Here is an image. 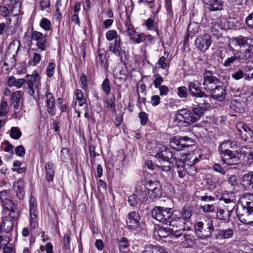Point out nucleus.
I'll list each match as a JSON object with an SVG mask.
<instances>
[{
    "instance_id": "7c9ffc66",
    "label": "nucleus",
    "mask_w": 253,
    "mask_h": 253,
    "mask_svg": "<svg viewBox=\"0 0 253 253\" xmlns=\"http://www.w3.org/2000/svg\"><path fill=\"white\" fill-rule=\"evenodd\" d=\"M228 48L230 51L233 52V56L228 57L223 63V65L224 67H228L231 66L236 60H239V55L237 53V51L235 50L232 46L229 44Z\"/></svg>"
},
{
    "instance_id": "79ce46f5",
    "label": "nucleus",
    "mask_w": 253,
    "mask_h": 253,
    "mask_svg": "<svg viewBox=\"0 0 253 253\" xmlns=\"http://www.w3.org/2000/svg\"><path fill=\"white\" fill-rule=\"evenodd\" d=\"M148 197L153 201L156 200L161 197L162 195V191L161 187L155 189L150 192H148Z\"/></svg>"
},
{
    "instance_id": "49530a36",
    "label": "nucleus",
    "mask_w": 253,
    "mask_h": 253,
    "mask_svg": "<svg viewBox=\"0 0 253 253\" xmlns=\"http://www.w3.org/2000/svg\"><path fill=\"white\" fill-rule=\"evenodd\" d=\"M106 59L105 51L103 49H99L98 51V56L96 58V62L102 67H104V61Z\"/></svg>"
},
{
    "instance_id": "cd10ccee",
    "label": "nucleus",
    "mask_w": 253,
    "mask_h": 253,
    "mask_svg": "<svg viewBox=\"0 0 253 253\" xmlns=\"http://www.w3.org/2000/svg\"><path fill=\"white\" fill-rule=\"evenodd\" d=\"M220 178L216 175H210L206 178V185L210 190L215 189L220 184Z\"/></svg>"
},
{
    "instance_id": "412c9836",
    "label": "nucleus",
    "mask_w": 253,
    "mask_h": 253,
    "mask_svg": "<svg viewBox=\"0 0 253 253\" xmlns=\"http://www.w3.org/2000/svg\"><path fill=\"white\" fill-rule=\"evenodd\" d=\"M209 93L213 98L219 101L225 99L226 95L225 88L221 84V83Z\"/></svg>"
},
{
    "instance_id": "5fc2aeb1",
    "label": "nucleus",
    "mask_w": 253,
    "mask_h": 253,
    "mask_svg": "<svg viewBox=\"0 0 253 253\" xmlns=\"http://www.w3.org/2000/svg\"><path fill=\"white\" fill-rule=\"evenodd\" d=\"M101 87L103 91L106 93V94L108 95L110 93V82L107 78H105V80L103 81V83L101 84Z\"/></svg>"
},
{
    "instance_id": "1a4fd4ad",
    "label": "nucleus",
    "mask_w": 253,
    "mask_h": 253,
    "mask_svg": "<svg viewBox=\"0 0 253 253\" xmlns=\"http://www.w3.org/2000/svg\"><path fill=\"white\" fill-rule=\"evenodd\" d=\"M236 128L243 140L249 142H252L253 140V131L244 123H238L236 125Z\"/></svg>"
},
{
    "instance_id": "a878e982",
    "label": "nucleus",
    "mask_w": 253,
    "mask_h": 253,
    "mask_svg": "<svg viewBox=\"0 0 253 253\" xmlns=\"http://www.w3.org/2000/svg\"><path fill=\"white\" fill-rule=\"evenodd\" d=\"M175 164L178 175L180 178L184 177L188 172H190L192 174H194L190 170H189V171H188V169L185 166L184 163L181 159H176Z\"/></svg>"
},
{
    "instance_id": "ddd939ff",
    "label": "nucleus",
    "mask_w": 253,
    "mask_h": 253,
    "mask_svg": "<svg viewBox=\"0 0 253 253\" xmlns=\"http://www.w3.org/2000/svg\"><path fill=\"white\" fill-rule=\"evenodd\" d=\"M212 42L211 36L209 34L198 36L195 40V44L202 52L208 49Z\"/></svg>"
},
{
    "instance_id": "e2e57ef3",
    "label": "nucleus",
    "mask_w": 253,
    "mask_h": 253,
    "mask_svg": "<svg viewBox=\"0 0 253 253\" xmlns=\"http://www.w3.org/2000/svg\"><path fill=\"white\" fill-rule=\"evenodd\" d=\"M180 139L181 140H183V142H181L182 144H186L182 146V149L192 145L193 142L190 137L188 136H180Z\"/></svg>"
},
{
    "instance_id": "4c0bfd02",
    "label": "nucleus",
    "mask_w": 253,
    "mask_h": 253,
    "mask_svg": "<svg viewBox=\"0 0 253 253\" xmlns=\"http://www.w3.org/2000/svg\"><path fill=\"white\" fill-rule=\"evenodd\" d=\"M23 94L21 90L15 91L12 95V103L14 106V110H17L19 108V102Z\"/></svg>"
},
{
    "instance_id": "774afa93",
    "label": "nucleus",
    "mask_w": 253,
    "mask_h": 253,
    "mask_svg": "<svg viewBox=\"0 0 253 253\" xmlns=\"http://www.w3.org/2000/svg\"><path fill=\"white\" fill-rule=\"evenodd\" d=\"M41 55L40 53L35 52L33 54L32 60V64L34 66L37 65L41 60Z\"/></svg>"
},
{
    "instance_id": "a211bd4d",
    "label": "nucleus",
    "mask_w": 253,
    "mask_h": 253,
    "mask_svg": "<svg viewBox=\"0 0 253 253\" xmlns=\"http://www.w3.org/2000/svg\"><path fill=\"white\" fill-rule=\"evenodd\" d=\"M26 78L25 80L27 81V84L29 89L28 92L31 95L33 96L35 93V90L38 87L39 82L38 74L36 73V75H27Z\"/></svg>"
},
{
    "instance_id": "f03ea898",
    "label": "nucleus",
    "mask_w": 253,
    "mask_h": 253,
    "mask_svg": "<svg viewBox=\"0 0 253 253\" xmlns=\"http://www.w3.org/2000/svg\"><path fill=\"white\" fill-rule=\"evenodd\" d=\"M194 229L196 236L201 240H207L212 236L214 231V227L212 220L208 219L205 220V223L198 221L196 223Z\"/></svg>"
},
{
    "instance_id": "4468645a",
    "label": "nucleus",
    "mask_w": 253,
    "mask_h": 253,
    "mask_svg": "<svg viewBox=\"0 0 253 253\" xmlns=\"http://www.w3.org/2000/svg\"><path fill=\"white\" fill-rule=\"evenodd\" d=\"M140 217L138 213L131 211L128 214L126 225L128 229L131 231L137 232L141 230L139 223Z\"/></svg>"
},
{
    "instance_id": "7ed1b4c3",
    "label": "nucleus",
    "mask_w": 253,
    "mask_h": 253,
    "mask_svg": "<svg viewBox=\"0 0 253 253\" xmlns=\"http://www.w3.org/2000/svg\"><path fill=\"white\" fill-rule=\"evenodd\" d=\"M22 0H8L6 4L0 6V16L3 18L17 16L21 9Z\"/></svg>"
},
{
    "instance_id": "37998d69",
    "label": "nucleus",
    "mask_w": 253,
    "mask_h": 253,
    "mask_svg": "<svg viewBox=\"0 0 253 253\" xmlns=\"http://www.w3.org/2000/svg\"><path fill=\"white\" fill-rule=\"evenodd\" d=\"M145 25L149 31H158L157 23L155 21L154 18H149L146 20Z\"/></svg>"
},
{
    "instance_id": "de8ad7c7",
    "label": "nucleus",
    "mask_w": 253,
    "mask_h": 253,
    "mask_svg": "<svg viewBox=\"0 0 253 253\" xmlns=\"http://www.w3.org/2000/svg\"><path fill=\"white\" fill-rule=\"evenodd\" d=\"M106 39L109 41H114L117 39H121L120 36L118 34V33L115 30H110L106 33Z\"/></svg>"
},
{
    "instance_id": "338daca9",
    "label": "nucleus",
    "mask_w": 253,
    "mask_h": 253,
    "mask_svg": "<svg viewBox=\"0 0 253 253\" xmlns=\"http://www.w3.org/2000/svg\"><path fill=\"white\" fill-rule=\"evenodd\" d=\"M215 24V26L217 28H219L221 30L225 29V23L226 20L224 19L219 18L217 19L216 21L213 22Z\"/></svg>"
},
{
    "instance_id": "c85d7f7f",
    "label": "nucleus",
    "mask_w": 253,
    "mask_h": 253,
    "mask_svg": "<svg viewBox=\"0 0 253 253\" xmlns=\"http://www.w3.org/2000/svg\"><path fill=\"white\" fill-rule=\"evenodd\" d=\"M209 107V104L200 103L199 106L193 107L192 108L193 115L196 122L199 120L200 118L203 115L204 112L207 111Z\"/></svg>"
},
{
    "instance_id": "58836bf2",
    "label": "nucleus",
    "mask_w": 253,
    "mask_h": 253,
    "mask_svg": "<svg viewBox=\"0 0 253 253\" xmlns=\"http://www.w3.org/2000/svg\"><path fill=\"white\" fill-rule=\"evenodd\" d=\"M183 140H181L180 137H174L170 141V145L172 148L177 151H180L182 149V146L186 144H182Z\"/></svg>"
},
{
    "instance_id": "c03bdc74",
    "label": "nucleus",
    "mask_w": 253,
    "mask_h": 253,
    "mask_svg": "<svg viewBox=\"0 0 253 253\" xmlns=\"http://www.w3.org/2000/svg\"><path fill=\"white\" fill-rule=\"evenodd\" d=\"M156 233H157L158 235L161 238H166L170 235H173V234H172V232L170 231L169 227L167 228L164 227H161L156 231Z\"/></svg>"
},
{
    "instance_id": "4be33fe9",
    "label": "nucleus",
    "mask_w": 253,
    "mask_h": 253,
    "mask_svg": "<svg viewBox=\"0 0 253 253\" xmlns=\"http://www.w3.org/2000/svg\"><path fill=\"white\" fill-rule=\"evenodd\" d=\"M24 181L21 179L15 182L13 184V187L16 193V196L19 200H23L25 197Z\"/></svg>"
},
{
    "instance_id": "ea45409f",
    "label": "nucleus",
    "mask_w": 253,
    "mask_h": 253,
    "mask_svg": "<svg viewBox=\"0 0 253 253\" xmlns=\"http://www.w3.org/2000/svg\"><path fill=\"white\" fill-rule=\"evenodd\" d=\"M75 99L78 101L80 106H83L86 102V100L83 91L79 89H76L74 91Z\"/></svg>"
},
{
    "instance_id": "0e129e2a",
    "label": "nucleus",
    "mask_w": 253,
    "mask_h": 253,
    "mask_svg": "<svg viewBox=\"0 0 253 253\" xmlns=\"http://www.w3.org/2000/svg\"><path fill=\"white\" fill-rule=\"evenodd\" d=\"M5 208L10 211H19L17 208V204H15L14 202L12 201L9 203H8L4 206Z\"/></svg>"
},
{
    "instance_id": "6e6d98bb",
    "label": "nucleus",
    "mask_w": 253,
    "mask_h": 253,
    "mask_svg": "<svg viewBox=\"0 0 253 253\" xmlns=\"http://www.w3.org/2000/svg\"><path fill=\"white\" fill-rule=\"evenodd\" d=\"M243 155L244 157L247 159V162L248 164H251L253 162V151L251 150L247 151H241V155Z\"/></svg>"
},
{
    "instance_id": "bb28decb",
    "label": "nucleus",
    "mask_w": 253,
    "mask_h": 253,
    "mask_svg": "<svg viewBox=\"0 0 253 253\" xmlns=\"http://www.w3.org/2000/svg\"><path fill=\"white\" fill-rule=\"evenodd\" d=\"M217 234L215 238L217 239L223 240L232 238L234 235V231L231 228L216 230Z\"/></svg>"
},
{
    "instance_id": "5701e85b",
    "label": "nucleus",
    "mask_w": 253,
    "mask_h": 253,
    "mask_svg": "<svg viewBox=\"0 0 253 253\" xmlns=\"http://www.w3.org/2000/svg\"><path fill=\"white\" fill-rule=\"evenodd\" d=\"M242 186L246 190L253 188V171L244 174L241 181Z\"/></svg>"
},
{
    "instance_id": "2f4dec72",
    "label": "nucleus",
    "mask_w": 253,
    "mask_h": 253,
    "mask_svg": "<svg viewBox=\"0 0 253 253\" xmlns=\"http://www.w3.org/2000/svg\"><path fill=\"white\" fill-rule=\"evenodd\" d=\"M236 143L231 140H226L221 143L219 147L218 150L220 152V155L224 153L230 151V148H233L236 146Z\"/></svg>"
},
{
    "instance_id": "9d476101",
    "label": "nucleus",
    "mask_w": 253,
    "mask_h": 253,
    "mask_svg": "<svg viewBox=\"0 0 253 253\" xmlns=\"http://www.w3.org/2000/svg\"><path fill=\"white\" fill-rule=\"evenodd\" d=\"M109 51L120 58L121 62H124L123 56L126 54L125 48L123 46L121 39H118L110 43L109 46Z\"/></svg>"
},
{
    "instance_id": "680f3d73",
    "label": "nucleus",
    "mask_w": 253,
    "mask_h": 253,
    "mask_svg": "<svg viewBox=\"0 0 253 253\" xmlns=\"http://www.w3.org/2000/svg\"><path fill=\"white\" fill-rule=\"evenodd\" d=\"M128 202L130 206L132 207H136L138 205H140L138 200H137V197L135 194H132L128 197Z\"/></svg>"
},
{
    "instance_id": "a18cd8bd",
    "label": "nucleus",
    "mask_w": 253,
    "mask_h": 253,
    "mask_svg": "<svg viewBox=\"0 0 253 253\" xmlns=\"http://www.w3.org/2000/svg\"><path fill=\"white\" fill-rule=\"evenodd\" d=\"M137 197V200H138L139 204L145 203L147 200V192L146 191L138 190H137L135 193Z\"/></svg>"
},
{
    "instance_id": "f3484780",
    "label": "nucleus",
    "mask_w": 253,
    "mask_h": 253,
    "mask_svg": "<svg viewBox=\"0 0 253 253\" xmlns=\"http://www.w3.org/2000/svg\"><path fill=\"white\" fill-rule=\"evenodd\" d=\"M220 158L223 164L229 166L236 164L240 160L239 156L232 151L221 154Z\"/></svg>"
},
{
    "instance_id": "864d4df0",
    "label": "nucleus",
    "mask_w": 253,
    "mask_h": 253,
    "mask_svg": "<svg viewBox=\"0 0 253 253\" xmlns=\"http://www.w3.org/2000/svg\"><path fill=\"white\" fill-rule=\"evenodd\" d=\"M22 132L18 127H12L11 128L10 137L15 140L18 139L21 136Z\"/></svg>"
},
{
    "instance_id": "f257e3e1",
    "label": "nucleus",
    "mask_w": 253,
    "mask_h": 253,
    "mask_svg": "<svg viewBox=\"0 0 253 253\" xmlns=\"http://www.w3.org/2000/svg\"><path fill=\"white\" fill-rule=\"evenodd\" d=\"M152 155L162 162V165L158 166V169L162 171H169L171 169V160L173 159L172 153L169 150L161 144H156L153 147Z\"/></svg>"
},
{
    "instance_id": "4d7b16f0",
    "label": "nucleus",
    "mask_w": 253,
    "mask_h": 253,
    "mask_svg": "<svg viewBox=\"0 0 253 253\" xmlns=\"http://www.w3.org/2000/svg\"><path fill=\"white\" fill-rule=\"evenodd\" d=\"M55 64L54 62H49L46 67V74L48 78H51L54 74Z\"/></svg>"
},
{
    "instance_id": "bf43d9fd",
    "label": "nucleus",
    "mask_w": 253,
    "mask_h": 253,
    "mask_svg": "<svg viewBox=\"0 0 253 253\" xmlns=\"http://www.w3.org/2000/svg\"><path fill=\"white\" fill-rule=\"evenodd\" d=\"M95 148L94 146H89V155L91 165L95 164V158L97 156H99V154L95 152Z\"/></svg>"
},
{
    "instance_id": "a19ab883",
    "label": "nucleus",
    "mask_w": 253,
    "mask_h": 253,
    "mask_svg": "<svg viewBox=\"0 0 253 253\" xmlns=\"http://www.w3.org/2000/svg\"><path fill=\"white\" fill-rule=\"evenodd\" d=\"M249 39L242 36H240L238 37L234 38L231 42V43L234 45L238 44L240 47H245L249 44L248 41Z\"/></svg>"
},
{
    "instance_id": "20e7f679",
    "label": "nucleus",
    "mask_w": 253,
    "mask_h": 253,
    "mask_svg": "<svg viewBox=\"0 0 253 253\" xmlns=\"http://www.w3.org/2000/svg\"><path fill=\"white\" fill-rule=\"evenodd\" d=\"M168 220V223L166 225L169 226L170 231L172 232V234H173V236L177 238L182 235V231L189 229V228L186 229L185 227L186 223L183 219H181V216L174 214L172 212Z\"/></svg>"
},
{
    "instance_id": "473e14b6",
    "label": "nucleus",
    "mask_w": 253,
    "mask_h": 253,
    "mask_svg": "<svg viewBox=\"0 0 253 253\" xmlns=\"http://www.w3.org/2000/svg\"><path fill=\"white\" fill-rule=\"evenodd\" d=\"M142 253H167L165 249L161 246H154L152 244L145 246Z\"/></svg>"
},
{
    "instance_id": "dca6fc26",
    "label": "nucleus",
    "mask_w": 253,
    "mask_h": 253,
    "mask_svg": "<svg viewBox=\"0 0 253 253\" xmlns=\"http://www.w3.org/2000/svg\"><path fill=\"white\" fill-rule=\"evenodd\" d=\"M45 103L47 111L51 116H54L56 113L55 101L53 94L47 89L45 93Z\"/></svg>"
},
{
    "instance_id": "9b49d317",
    "label": "nucleus",
    "mask_w": 253,
    "mask_h": 253,
    "mask_svg": "<svg viewBox=\"0 0 253 253\" xmlns=\"http://www.w3.org/2000/svg\"><path fill=\"white\" fill-rule=\"evenodd\" d=\"M31 40L36 42V46L38 49H35L37 51H43L46 49V43L47 41V36L43 35L42 33L34 31L31 33Z\"/></svg>"
},
{
    "instance_id": "c756f323",
    "label": "nucleus",
    "mask_w": 253,
    "mask_h": 253,
    "mask_svg": "<svg viewBox=\"0 0 253 253\" xmlns=\"http://www.w3.org/2000/svg\"><path fill=\"white\" fill-rule=\"evenodd\" d=\"M44 169L46 180L48 182L52 181L55 173L54 164L51 162H48L45 164Z\"/></svg>"
},
{
    "instance_id": "69168bd1",
    "label": "nucleus",
    "mask_w": 253,
    "mask_h": 253,
    "mask_svg": "<svg viewBox=\"0 0 253 253\" xmlns=\"http://www.w3.org/2000/svg\"><path fill=\"white\" fill-rule=\"evenodd\" d=\"M155 77V78L154 80L153 83L155 87L157 88L161 86V84L163 82L164 79L160 75H156Z\"/></svg>"
},
{
    "instance_id": "393cba45",
    "label": "nucleus",
    "mask_w": 253,
    "mask_h": 253,
    "mask_svg": "<svg viewBox=\"0 0 253 253\" xmlns=\"http://www.w3.org/2000/svg\"><path fill=\"white\" fill-rule=\"evenodd\" d=\"M200 161V159L197 158L195 154H189L188 157L184 160H182L183 162L184 163L185 166L187 167L188 169H191L192 171H196V169L194 167V165Z\"/></svg>"
},
{
    "instance_id": "2eb2a0df",
    "label": "nucleus",
    "mask_w": 253,
    "mask_h": 253,
    "mask_svg": "<svg viewBox=\"0 0 253 253\" xmlns=\"http://www.w3.org/2000/svg\"><path fill=\"white\" fill-rule=\"evenodd\" d=\"M176 119L179 122L190 124L196 122L192 113L187 109L178 110L176 114Z\"/></svg>"
},
{
    "instance_id": "423d86ee",
    "label": "nucleus",
    "mask_w": 253,
    "mask_h": 253,
    "mask_svg": "<svg viewBox=\"0 0 253 253\" xmlns=\"http://www.w3.org/2000/svg\"><path fill=\"white\" fill-rule=\"evenodd\" d=\"M172 209L171 208L162 207H155L151 211L152 217L157 220L164 224L168 223V220L171 215Z\"/></svg>"
},
{
    "instance_id": "6e6552de",
    "label": "nucleus",
    "mask_w": 253,
    "mask_h": 253,
    "mask_svg": "<svg viewBox=\"0 0 253 253\" xmlns=\"http://www.w3.org/2000/svg\"><path fill=\"white\" fill-rule=\"evenodd\" d=\"M29 211L30 215V225L32 228H35L38 224L37 202L36 199L31 196L29 201Z\"/></svg>"
},
{
    "instance_id": "13d9d810",
    "label": "nucleus",
    "mask_w": 253,
    "mask_h": 253,
    "mask_svg": "<svg viewBox=\"0 0 253 253\" xmlns=\"http://www.w3.org/2000/svg\"><path fill=\"white\" fill-rule=\"evenodd\" d=\"M124 24L126 28L127 33L134 28V27L131 22L130 16L127 14H126V19L125 20Z\"/></svg>"
},
{
    "instance_id": "c9c22d12",
    "label": "nucleus",
    "mask_w": 253,
    "mask_h": 253,
    "mask_svg": "<svg viewBox=\"0 0 253 253\" xmlns=\"http://www.w3.org/2000/svg\"><path fill=\"white\" fill-rule=\"evenodd\" d=\"M13 221L8 217H5L1 224V228L6 233H8L13 228Z\"/></svg>"
},
{
    "instance_id": "8fccbe9b",
    "label": "nucleus",
    "mask_w": 253,
    "mask_h": 253,
    "mask_svg": "<svg viewBox=\"0 0 253 253\" xmlns=\"http://www.w3.org/2000/svg\"><path fill=\"white\" fill-rule=\"evenodd\" d=\"M119 248L121 252H126V249L129 246L128 239L126 237H122L119 240Z\"/></svg>"
},
{
    "instance_id": "39448f33",
    "label": "nucleus",
    "mask_w": 253,
    "mask_h": 253,
    "mask_svg": "<svg viewBox=\"0 0 253 253\" xmlns=\"http://www.w3.org/2000/svg\"><path fill=\"white\" fill-rule=\"evenodd\" d=\"M243 212L239 210L237 212L238 218L241 222L246 224L253 223V220L250 218L253 213V201H245V204H242Z\"/></svg>"
},
{
    "instance_id": "f704fd0d",
    "label": "nucleus",
    "mask_w": 253,
    "mask_h": 253,
    "mask_svg": "<svg viewBox=\"0 0 253 253\" xmlns=\"http://www.w3.org/2000/svg\"><path fill=\"white\" fill-rule=\"evenodd\" d=\"M26 82V80L24 79H16L13 76H10L8 78L7 84L9 86H15L17 88H21L24 84Z\"/></svg>"
},
{
    "instance_id": "603ef678",
    "label": "nucleus",
    "mask_w": 253,
    "mask_h": 253,
    "mask_svg": "<svg viewBox=\"0 0 253 253\" xmlns=\"http://www.w3.org/2000/svg\"><path fill=\"white\" fill-rule=\"evenodd\" d=\"M40 26L45 31H48L51 29L50 21L46 18H42L41 20Z\"/></svg>"
},
{
    "instance_id": "aec40b11",
    "label": "nucleus",
    "mask_w": 253,
    "mask_h": 253,
    "mask_svg": "<svg viewBox=\"0 0 253 253\" xmlns=\"http://www.w3.org/2000/svg\"><path fill=\"white\" fill-rule=\"evenodd\" d=\"M239 61L244 62L253 57V44H249L246 49H242L239 52Z\"/></svg>"
},
{
    "instance_id": "3c124183",
    "label": "nucleus",
    "mask_w": 253,
    "mask_h": 253,
    "mask_svg": "<svg viewBox=\"0 0 253 253\" xmlns=\"http://www.w3.org/2000/svg\"><path fill=\"white\" fill-rule=\"evenodd\" d=\"M199 26L196 23H190L187 28L188 36H193L198 32Z\"/></svg>"
},
{
    "instance_id": "b1692460",
    "label": "nucleus",
    "mask_w": 253,
    "mask_h": 253,
    "mask_svg": "<svg viewBox=\"0 0 253 253\" xmlns=\"http://www.w3.org/2000/svg\"><path fill=\"white\" fill-rule=\"evenodd\" d=\"M130 40L134 43H140L145 40L146 36L143 33L136 32L134 28L127 33Z\"/></svg>"
},
{
    "instance_id": "e433bc0d",
    "label": "nucleus",
    "mask_w": 253,
    "mask_h": 253,
    "mask_svg": "<svg viewBox=\"0 0 253 253\" xmlns=\"http://www.w3.org/2000/svg\"><path fill=\"white\" fill-rule=\"evenodd\" d=\"M0 199L4 206L11 202L12 200L10 190L1 191L0 192Z\"/></svg>"
},
{
    "instance_id": "72a5a7b5",
    "label": "nucleus",
    "mask_w": 253,
    "mask_h": 253,
    "mask_svg": "<svg viewBox=\"0 0 253 253\" xmlns=\"http://www.w3.org/2000/svg\"><path fill=\"white\" fill-rule=\"evenodd\" d=\"M192 211L193 208L189 206L186 205L183 207L179 216H181V219H183L184 221L186 223L187 222L190 221L192 214Z\"/></svg>"
},
{
    "instance_id": "0eeeda50",
    "label": "nucleus",
    "mask_w": 253,
    "mask_h": 253,
    "mask_svg": "<svg viewBox=\"0 0 253 253\" xmlns=\"http://www.w3.org/2000/svg\"><path fill=\"white\" fill-rule=\"evenodd\" d=\"M204 88L208 93L211 92L213 89L219 85L221 83L216 77L214 76L210 70L206 71L204 74Z\"/></svg>"
},
{
    "instance_id": "f8f14e48",
    "label": "nucleus",
    "mask_w": 253,
    "mask_h": 253,
    "mask_svg": "<svg viewBox=\"0 0 253 253\" xmlns=\"http://www.w3.org/2000/svg\"><path fill=\"white\" fill-rule=\"evenodd\" d=\"M201 85V83L197 80L188 82V91L190 95L192 97H197V99H199V97H207V94L202 91Z\"/></svg>"
},
{
    "instance_id": "09e8293b",
    "label": "nucleus",
    "mask_w": 253,
    "mask_h": 253,
    "mask_svg": "<svg viewBox=\"0 0 253 253\" xmlns=\"http://www.w3.org/2000/svg\"><path fill=\"white\" fill-rule=\"evenodd\" d=\"M145 187L148 189V192L161 187L159 182L157 180H149L145 182Z\"/></svg>"
},
{
    "instance_id": "052dcab7",
    "label": "nucleus",
    "mask_w": 253,
    "mask_h": 253,
    "mask_svg": "<svg viewBox=\"0 0 253 253\" xmlns=\"http://www.w3.org/2000/svg\"><path fill=\"white\" fill-rule=\"evenodd\" d=\"M177 94L181 98H186L188 96L187 88L182 86L177 88Z\"/></svg>"
},
{
    "instance_id": "6ab92c4d",
    "label": "nucleus",
    "mask_w": 253,
    "mask_h": 253,
    "mask_svg": "<svg viewBox=\"0 0 253 253\" xmlns=\"http://www.w3.org/2000/svg\"><path fill=\"white\" fill-rule=\"evenodd\" d=\"M206 8L210 11H221L223 9V0H205Z\"/></svg>"
}]
</instances>
